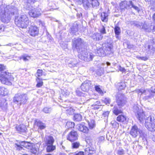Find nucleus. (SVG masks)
<instances>
[{
  "instance_id": "nucleus-1",
  "label": "nucleus",
  "mask_w": 155,
  "mask_h": 155,
  "mask_svg": "<svg viewBox=\"0 0 155 155\" xmlns=\"http://www.w3.org/2000/svg\"><path fill=\"white\" fill-rule=\"evenodd\" d=\"M17 6L16 2L13 1L8 5L4 4L0 6V17L2 22L8 23L11 19L12 15L17 14Z\"/></svg>"
},
{
  "instance_id": "nucleus-2",
  "label": "nucleus",
  "mask_w": 155,
  "mask_h": 155,
  "mask_svg": "<svg viewBox=\"0 0 155 155\" xmlns=\"http://www.w3.org/2000/svg\"><path fill=\"white\" fill-rule=\"evenodd\" d=\"M15 23L18 27L25 28L29 25V21L27 15H22L15 18Z\"/></svg>"
},
{
  "instance_id": "nucleus-3",
  "label": "nucleus",
  "mask_w": 155,
  "mask_h": 155,
  "mask_svg": "<svg viewBox=\"0 0 155 155\" xmlns=\"http://www.w3.org/2000/svg\"><path fill=\"white\" fill-rule=\"evenodd\" d=\"M84 44V41L81 38H74L72 42V48L74 50H77L79 54L85 50V48H82Z\"/></svg>"
},
{
  "instance_id": "nucleus-4",
  "label": "nucleus",
  "mask_w": 155,
  "mask_h": 155,
  "mask_svg": "<svg viewBox=\"0 0 155 155\" xmlns=\"http://www.w3.org/2000/svg\"><path fill=\"white\" fill-rule=\"evenodd\" d=\"M13 78L11 74L6 71H1L0 74V80L2 83L7 85L11 84Z\"/></svg>"
},
{
  "instance_id": "nucleus-5",
  "label": "nucleus",
  "mask_w": 155,
  "mask_h": 155,
  "mask_svg": "<svg viewBox=\"0 0 155 155\" xmlns=\"http://www.w3.org/2000/svg\"><path fill=\"white\" fill-rule=\"evenodd\" d=\"M28 98L26 94H17L15 95L13 101L18 105L25 104L27 101Z\"/></svg>"
},
{
  "instance_id": "nucleus-6",
  "label": "nucleus",
  "mask_w": 155,
  "mask_h": 155,
  "mask_svg": "<svg viewBox=\"0 0 155 155\" xmlns=\"http://www.w3.org/2000/svg\"><path fill=\"white\" fill-rule=\"evenodd\" d=\"M145 126L149 130L155 131V121L153 116H150L147 118L145 121Z\"/></svg>"
},
{
  "instance_id": "nucleus-7",
  "label": "nucleus",
  "mask_w": 155,
  "mask_h": 155,
  "mask_svg": "<svg viewBox=\"0 0 155 155\" xmlns=\"http://www.w3.org/2000/svg\"><path fill=\"white\" fill-rule=\"evenodd\" d=\"M94 55L91 52H85V49L79 54V58L86 61H92Z\"/></svg>"
},
{
  "instance_id": "nucleus-8",
  "label": "nucleus",
  "mask_w": 155,
  "mask_h": 155,
  "mask_svg": "<svg viewBox=\"0 0 155 155\" xmlns=\"http://www.w3.org/2000/svg\"><path fill=\"white\" fill-rule=\"evenodd\" d=\"M133 109L137 118L140 122H141L145 118V115L143 110L137 105L134 106Z\"/></svg>"
},
{
  "instance_id": "nucleus-9",
  "label": "nucleus",
  "mask_w": 155,
  "mask_h": 155,
  "mask_svg": "<svg viewBox=\"0 0 155 155\" xmlns=\"http://www.w3.org/2000/svg\"><path fill=\"white\" fill-rule=\"evenodd\" d=\"M29 10L28 14L30 16L34 18H37L41 15V10L39 8H34L32 6L28 7Z\"/></svg>"
},
{
  "instance_id": "nucleus-10",
  "label": "nucleus",
  "mask_w": 155,
  "mask_h": 155,
  "mask_svg": "<svg viewBox=\"0 0 155 155\" xmlns=\"http://www.w3.org/2000/svg\"><path fill=\"white\" fill-rule=\"evenodd\" d=\"M139 91L142 94L148 95L145 97V99L148 100L153 97L155 95V87H152L150 89L145 90H139Z\"/></svg>"
},
{
  "instance_id": "nucleus-11",
  "label": "nucleus",
  "mask_w": 155,
  "mask_h": 155,
  "mask_svg": "<svg viewBox=\"0 0 155 155\" xmlns=\"http://www.w3.org/2000/svg\"><path fill=\"white\" fill-rule=\"evenodd\" d=\"M142 133V130L138 129L137 126L134 125L132 127L130 134L133 137L136 138L138 135L140 134V136H141Z\"/></svg>"
},
{
  "instance_id": "nucleus-12",
  "label": "nucleus",
  "mask_w": 155,
  "mask_h": 155,
  "mask_svg": "<svg viewBox=\"0 0 155 155\" xmlns=\"http://www.w3.org/2000/svg\"><path fill=\"white\" fill-rule=\"evenodd\" d=\"M78 134L77 132L74 130L71 131L68 134L67 139L71 142H73L78 139Z\"/></svg>"
},
{
  "instance_id": "nucleus-13",
  "label": "nucleus",
  "mask_w": 155,
  "mask_h": 155,
  "mask_svg": "<svg viewBox=\"0 0 155 155\" xmlns=\"http://www.w3.org/2000/svg\"><path fill=\"white\" fill-rule=\"evenodd\" d=\"M117 102L118 106H123L125 104L126 100L124 95L119 93L116 97Z\"/></svg>"
},
{
  "instance_id": "nucleus-14",
  "label": "nucleus",
  "mask_w": 155,
  "mask_h": 155,
  "mask_svg": "<svg viewBox=\"0 0 155 155\" xmlns=\"http://www.w3.org/2000/svg\"><path fill=\"white\" fill-rule=\"evenodd\" d=\"M91 81H84L81 86V88L84 91H88L91 86Z\"/></svg>"
},
{
  "instance_id": "nucleus-15",
  "label": "nucleus",
  "mask_w": 155,
  "mask_h": 155,
  "mask_svg": "<svg viewBox=\"0 0 155 155\" xmlns=\"http://www.w3.org/2000/svg\"><path fill=\"white\" fill-rule=\"evenodd\" d=\"M130 6H132L131 1H124L122 2L120 4V8L122 10L130 8Z\"/></svg>"
},
{
  "instance_id": "nucleus-16",
  "label": "nucleus",
  "mask_w": 155,
  "mask_h": 155,
  "mask_svg": "<svg viewBox=\"0 0 155 155\" xmlns=\"http://www.w3.org/2000/svg\"><path fill=\"white\" fill-rule=\"evenodd\" d=\"M15 128L18 132L20 134L26 132L27 130L26 126L24 124L17 125Z\"/></svg>"
},
{
  "instance_id": "nucleus-17",
  "label": "nucleus",
  "mask_w": 155,
  "mask_h": 155,
  "mask_svg": "<svg viewBox=\"0 0 155 155\" xmlns=\"http://www.w3.org/2000/svg\"><path fill=\"white\" fill-rule=\"evenodd\" d=\"M29 33L32 36H35L38 33V29L35 26H31L29 30Z\"/></svg>"
},
{
  "instance_id": "nucleus-18",
  "label": "nucleus",
  "mask_w": 155,
  "mask_h": 155,
  "mask_svg": "<svg viewBox=\"0 0 155 155\" xmlns=\"http://www.w3.org/2000/svg\"><path fill=\"white\" fill-rule=\"evenodd\" d=\"M103 47L104 49L106 51H110L113 48V46L112 43L110 42L105 43L103 44Z\"/></svg>"
},
{
  "instance_id": "nucleus-19",
  "label": "nucleus",
  "mask_w": 155,
  "mask_h": 155,
  "mask_svg": "<svg viewBox=\"0 0 155 155\" xmlns=\"http://www.w3.org/2000/svg\"><path fill=\"white\" fill-rule=\"evenodd\" d=\"M54 140L53 137L51 136H47L45 137V142L46 145L53 144Z\"/></svg>"
},
{
  "instance_id": "nucleus-20",
  "label": "nucleus",
  "mask_w": 155,
  "mask_h": 155,
  "mask_svg": "<svg viewBox=\"0 0 155 155\" xmlns=\"http://www.w3.org/2000/svg\"><path fill=\"white\" fill-rule=\"evenodd\" d=\"M133 24L138 28L144 29L145 28V27H147V25L145 22H142L135 21L133 22Z\"/></svg>"
},
{
  "instance_id": "nucleus-21",
  "label": "nucleus",
  "mask_w": 155,
  "mask_h": 155,
  "mask_svg": "<svg viewBox=\"0 0 155 155\" xmlns=\"http://www.w3.org/2000/svg\"><path fill=\"white\" fill-rule=\"evenodd\" d=\"M77 129L84 133H87L88 131V128L83 124H79L76 126Z\"/></svg>"
},
{
  "instance_id": "nucleus-22",
  "label": "nucleus",
  "mask_w": 155,
  "mask_h": 155,
  "mask_svg": "<svg viewBox=\"0 0 155 155\" xmlns=\"http://www.w3.org/2000/svg\"><path fill=\"white\" fill-rule=\"evenodd\" d=\"M35 124L38 127V129L41 130L45 129L46 127L45 124L39 120H35Z\"/></svg>"
},
{
  "instance_id": "nucleus-23",
  "label": "nucleus",
  "mask_w": 155,
  "mask_h": 155,
  "mask_svg": "<svg viewBox=\"0 0 155 155\" xmlns=\"http://www.w3.org/2000/svg\"><path fill=\"white\" fill-rule=\"evenodd\" d=\"M96 50V54L98 56H104L105 55V52L101 47L99 48L97 47Z\"/></svg>"
},
{
  "instance_id": "nucleus-24",
  "label": "nucleus",
  "mask_w": 155,
  "mask_h": 155,
  "mask_svg": "<svg viewBox=\"0 0 155 155\" xmlns=\"http://www.w3.org/2000/svg\"><path fill=\"white\" fill-rule=\"evenodd\" d=\"M92 38L95 41H98L102 40L103 36L101 34L96 33L93 35Z\"/></svg>"
},
{
  "instance_id": "nucleus-25",
  "label": "nucleus",
  "mask_w": 155,
  "mask_h": 155,
  "mask_svg": "<svg viewBox=\"0 0 155 155\" xmlns=\"http://www.w3.org/2000/svg\"><path fill=\"white\" fill-rule=\"evenodd\" d=\"M120 106L118 105L115 106L113 109V113L116 115H117L122 112L121 108Z\"/></svg>"
},
{
  "instance_id": "nucleus-26",
  "label": "nucleus",
  "mask_w": 155,
  "mask_h": 155,
  "mask_svg": "<svg viewBox=\"0 0 155 155\" xmlns=\"http://www.w3.org/2000/svg\"><path fill=\"white\" fill-rule=\"evenodd\" d=\"M83 5L85 9H88L91 5V3L88 0H82Z\"/></svg>"
},
{
  "instance_id": "nucleus-27",
  "label": "nucleus",
  "mask_w": 155,
  "mask_h": 155,
  "mask_svg": "<svg viewBox=\"0 0 155 155\" xmlns=\"http://www.w3.org/2000/svg\"><path fill=\"white\" fill-rule=\"evenodd\" d=\"M8 89L4 87H0V95L3 96L7 95L8 94Z\"/></svg>"
},
{
  "instance_id": "nucleus-28",
  "label": "nucleus",
  "mask_w": 155,
  "mask_h": 155,
  "mask_svg": "<svg viewBox=\"0 0 155 155\" xmlns=\"http://www.w3.org/2000/svg\"><path fill=\"white\" fill-rule=\"evenodd\" d=\"M0 106L3 110H5L7 107V103L6 101L2 99L1 102H0Z\"/></svg>"
},
{
  "instance_id": "nucleus-29",
  "label": "nucleus",
  "mask_w": 155,
  "mask_h": 155,
  "mask_svg": "<svg viewBox=\"0 0 155 155\" xmlns=\"http://www.w3.org/2000/svg\"><path fill=\"white\" fill-rule=\"evenodd\" d=\"M94 149L91 147H88L86 148L85 150V154L88 155H91L94 152Z\"/></svg>"
},
{
  "instance_id": "nucleus-30",
  "label": "nucleus",
  "mask_w": 155,
  "mask_h": 155,
  "mask_svg": "<svg viewBox=\"0 0 155 155\" xmlns=\"http://www.w3.org/2000/svg\"><path fill=\"white\" fill-rule=\"evenodd\" d=\"M47 147L46 150L48 152H51L55 150L56 149L55 146L53 145V144L46 145Z\"/></svg>"
},
{
  "instance_id": "nucleus-31",
  "label": "nucleus",
  "mask_w": 155,
  "mask_h": 155,
  "mask_svg": "<svg viewBox=\"0 0 155 155\" xmlns=\"http://www.w3.org/2000/svg\"><path fill=\"white\" fill-rule=\"evenodd\" d=\"M125 83L124 82L118 83L117 84V87L118 90H122L124 89L126 87Z\"/></svg>"
},
{
  "instance_id": "nucleus-32",
  "label": "nucleus",
  "mask_w": 155,
  "mask_h": 155,
  "mask_svg": "<svg viewBox=\"0 0 155 155\" xmlns=\"http://www.w3.org/2000/svg\"><path fill=\"white\" fill-rule=\"evenodd\" d=\"M101 20L104 22H107L108 20V15L105 12H102L101 14Z\"/></svg>"
},
{
  "instance_id": "nucleus-33",
  "label": "nucleus",
  "mask_w": 155,
  "mask_h": 155,
  "mask_svg": "<svg viewBox=\"0 0 155 155\" xmlns=\"http://www.w3.org/2000/svg\"><path fill=\"white\" fill-rule=\"evenodd\" d=\"M126 120V117L123 115H119L117 117V120L119 122H125Z\"/></svg>"
},
{
  "instance_id": "nucleus-34",
  "label": "nucleus",
  "mask_w": 155,
  "mask_h": 155,
  "mask_svg": "<svg viewBox=\"0 0 155 155\" xmlns=\"http://www.w3.org/2000/svg\"><path fill=\"white\" fill-rule=\"evenodd\" d=\"M155 27L154 26H153L152 25L150 26H147V27H145V28H144V30L146 32H150L152 31L153 32V30L154 29Z\"/></svg>"
},
{
  "instance_id": "nucleus-35",
  "label": "nucleus",
  "mask_w": 155,
  "mask_h": 155,
  "mask_svg": "<svg viewBox=\"0 0 155 155\" xmlns=\"http://www.w3.org/2000/svg\"><path fill=\"white\" fill-rule=\"evenodd\" d=\"M36 81L37 83L36 84V86L38 87H40L43 85V82L42 80L39 78H37L36 79Z\"/></svg>"
},
{
  "instance_id": "nucleus-36",
  "label": "nucleus",
  "mask_w": 155,
  "mask_h": 155,
  "mask_svg": "<svg viewBox=\"0 0 155 155\" xmlns=\"http://www.w3.org/2000/svg\"><path fill=\"white\" fill-rule=\"evenodd\" d=\"M82 119V116L80 114H76L74 116V119L76 121H80Z\"/></svg>"
},
{
  "instance_id": "nucleus-37",
  "label": "nucleus",
  "mask_w": 155,
  "mask_h": 155,
  "mask_svg": "<svg viewBox=\"0 0 155 155\" xmlns=\"http://www.w3.org/2000/svg\"><path fill=\"white\" fill-rule=\"evenodd\" d=\"M88 124L90 128L92 129L95 127V121L93 120H91L90 122H89Z\"/></svg>"
},
{
  "instance_id": "nucleus-38",
  "label": "nucleus",
  "mask_w": 155,
  "mask_h": 155,
  "mask_svg": "<svg viewBox=\"0 0 155 155\" xmlns=\"http://www.w3.org/2000/svg\"><path fill=\"white\" fill-rule=\"evenodd\" d=\"M74 110L72 107H70L66 110V113L69 115H71L74 114Z\"/></svg>"
},
{
  "instance_id": "nucleus-39",
  "label": "nucleus",
  "mask_w": 155,
  "mask_h": 155,
  "mask_svg": "<svg viewBox=\"0 0 155 155\" xmlns=\"http://www.w3.org/2000/svg\"><path fill=\"white\" fill-rule=\"evenodd\" d=\"M52 109L51 107H44L43 110V111L46 114H50L52 111Z\"/></svg>"
},
{
  "instance_id": "nucleus-40",
  "label": "nucleus",
  "mask_w": 155,
  "mask_h": 155,
  "mask_svg": "<svg viewBox=\"0 0 155 155\" xmlns=\"http://www.w3.org/2000/svg\"><path fill=\"white\" fill-rule=\"evenodd\" d=\"M29 149H30V152L34 154L36 153L38 150V148H36L35 146H33V145H32V147Z\"/></svg>"
},
{
  "instance_id": "nucleus-41",
  "label": "nucleus",
  "mask_w": 155,
  "mask_h": 155,
  "mask_svg": "<svg viewBox=\"0 0 155 155\" xmlns=\"http://www.w3.org/2000/svg\"><path fill=\"white\" fill-rule=\"evenodd\" d=\"M99 3L97 0H94L91 2V5L93 7L99 6Z\"/></svg>"
},
{
  "instance_id": "nucleus-42",
  "label": "nucleus",
  "mask_w": 155,
  "mask_h": 155,
  "mask_svg": "<svg viewBox=\"0 0 155 155\" xmlns=\"http://www.w3.org/2000/svg\"><path fill=\"white\" fill-rule=\"evenodd\" d=\"M66 125L69 128H72L74 127V122L68 121L66 123Z\"/></svg>"
},
{
  "instance_id": "nucleus-43",
  "label": "nucleus",
  "mask_w": 155,
  "mask_h": 155,
  "mask_svg": "<svg viewBox=\"0 0 155 155\" xmlns=\"http://www.w3.org/2000/svg\"><path fill=\"white\" fill-rule=\"evenodd\" d=\"M33 145V143H31L30 142H26L25 144V147L26 148L29 149L32 147V145Z\"/></svg>"
},
{
  "instance_id": "nucleus-44",
  "label": "nucleus",
  "mask_w": 155,
  "mask_h": 155,
  "mask_svg": "<svg viewBox=\"0 0 155 155\" xmlns=\"http://www.w3.org/2000/svg\"><path fill=\"white\" fill-rule=\"evenodd\" d=\"M80 145L79 142H75L72 144V146L73 148H78Z\"/></svg>"
},
{
  "instance_id": "nucleus-45",
  "label": "nucleus",
  "mask_w": 155,
  "mask_h": 155,
  "mask_svg": "<svg viewBox=\"0 0 155 155\" xmlns=\"http://www.w3.org/2000/svg\"><path fill=\"white\" fill-rule=\"evenodd\" d=\"M42 75V70H41L38 69L37 71V73H36L35 75L37 78L38 77H40Z\"/></svg>"
},
{
  "instance_id": "nucleus-46",
  "label": "nucleus",
  "mask_w": 155,
  "mask_h": 155,
  "mask_svg": "<svg viewBox=\"0 0 155 155\" xmlns=\"http://www.w3.org/2000/svg\"><path fill=\"white\" fill-rule=\"evenodd\" d=\"M115 34L117 35H119L120 33V29L119 27L116 26L114 28Z\"/></svg>"
},
{
  "instance_id": "nucleus-47",
  "label": "nucleus",
  "mask_w": 155,
  "mask_h": 155,
  "mask_svg": "<svg viewBox=\"0 0 155 155\" xmlns=\"http://www.w3.org/2000/svg\"><path fill=\"white\" fill-rule=\"evenodd\" d=\"M76 95L79 96H83V93L81 91L80 88H77L76 90Z\"/></svg>"
},
{
  "instance_id": "nucleus-48",
  "label": "nucleus",
  "mask_w": 155,
  "mask_h": 155,
  "mask_svg": "<svg viewBox=\"0 0 155 155\" xmlns=\"http://www.w3.org/2000/svg\"><path fill=\"white\" fill-rule=\"evenodd\" d=\"M38 0H26L28 3V7L31 6V4H34L35 2H37Z\"/></svg>"
},
{
  "instance_id": "nucleus-49",
  "label": "nucleus",
  "mask_w": 155,
  "mask_h": 155,
  "mask_svg": "<svg viewBox=\"0 0 155 155\" xmlns=\"http://www.w3.org/2000/svg\"><path fill=\"white\" fill-rule=\"evenodd\" d=\"M71 32L73 33H75L78 31V26H73L71 28Z\"/></svg>"
},
{
  "instance_id": "nucleus-50",
  "label": "nucleus",
  "mask_w": 155,
  "mask_h": 155,
  "mask_svg": "<svg viewBox=\"0 0 155 155\" xmlns=\"http://www.w3.org/2000/svg\"><path fill=\"white\" fill-rule=\"evenodd\" d=\"M148 48L149 50L153 51L155 49V44L153 43H151V45H148Z\"/></svg>"
},
{
  "instance_id": "nucleus-51",
  "label": "nucleus",
  "mask_w": 155,
  "mask_h": 155,
  "mask_svg": "<svg viewBox=\"0 0 155 155\" xmlns=\"http://www.w3.org/2000/svg\"><path fill=\"white\" fill-rule=\"evenodd\" d=\"M90 101L91 102L93 103L92 105H97L99 104V101H97L94 99H90Z\"/></svg>"
},
{
  "instance_id": "nucleus-52",
  "label": "nucleus",
  "mask_w": 155,
  "mask_h": 155,
  "mask_svg": "<svg viewBox=\"0 0 155 155\" xmlns=\"http://www.w3.org/2000/svg\"><path fill=\"white\" fill-rule=\"evenodd\" d=\"M99 31L102 34H105L106 33L105 28L103 25L102 26L101 28L100 29Z\"/></svg>"
},
{
  "instance_id": "nucleus-53",
  "label": "nucleus",
  "mask_w": 155,
  "mask_h": 155,
  "mask_svg": "<svg viewBox=\"0 0 155 155\" xmlns=\"http://www.w3.org/2000/svg\"><path fill=\"white\" fill-rule=\"evenodd\" d=\"M104 101L106 104H107L108 105L109 104H110V100L109 98H106L104 99Z\"/></svg>"
},
{
  "instance_id": "nucleus-54",
  "label": "nucleus",
  "mask_w": 155,
  "mask_h": 155,
  "mask_svg": "<svg viewBox=\"0 0 155 155\" xmlns=\"http://www.w3.org/2000/svg\"><path fill=\"white\" fill-rule=\"evenodd\" d=\"M95 88L96 91L98 93L101 94L103 93L102 90L100 89L99 86H95Z\"/></svg>"
},
{
  "instance_id": "nucleus-55",
  "label": "nucleus",
  "mask_w": 155,
  "mask_h": 155,
  "mask_svg": "<svg viewBox=\"0 0 155 155\" xmlns=\"http://www.w3.org/2000/svg\"><path fill=\"white\" fill-rule=\"evenodd\" d=\"M30 58V57L29 56H23L21 58V59H23V60L25 61H28Z\"/></svg>"
},
{
  "instance_id": "nucleus-56",
  "label": "nucleus",
  "mask_w": 155,
  "mask_h": 155,
  "mask_svg": "<svg viewBox=\"0 0 155 155\" xmlns=\"http://www.w3.org/2000/svg\"><path fill=\"white\" fill-rule=\"evenodd\" d=\"M124 153V151L122 149H119L117 151V154L119 155H122Z\"/></svg>"
},
{
  "instance_id": "nucleus-57",
  "label": "nucleus",
  "mask_w": 155,
  "mask_h": 155,
  "mask_svg": "<svg viewBox=\"0 0 155 155\" xmlns=\"http://www.w3.org/2000/svg\"><path fill=\"white\" fill-rule=\"evenodd\" d=\"M131 4L132 5V6H130V8H133L134 9H135V10H136L137 12H138L140 10L139 8L137 6H134V4L132 1H131Z\"/></svg>"
},
{
  "instance_id": "nucleus-58",
  "label": "nucleus",
  "mask_w": 155,
  "mask_h": 155,
  "mask_svg": "<svg viewBox=\"0 0 155 155\" xmlns=\"http://www.w3.org/2000/svg\"><path fill=\"white\" fill-rule=\"evenodd\" d=\"M109 114V112L108 111H107L104 113L103 114V115L104 117L107 118L108 117Z\"/></svg>"
},
{
  "instance_id": "nucleus-59",
  "label": "nucleus",
  "mask_w": 155,
  "mask_h": 155,
  "mask_svg": "<svg viewBox=\"0 0 155 155\" xmlns=\"http://www.w3.org/2000/svg\"><path fill=\"white\" fill-rule=\"evenodd\" d=\"M118 69L120 71L122 72H124L125 71V69L121 67L120 66H119L118 67Z\"/></svg>"
},
{
  "instance_id": "nucleus-60",
  "label": "nucleus",
  "mask_w": 155,
  "mask_h": 155,
  "mask_svg": "<svg viewBox=\"0 0 155 155\" xmlns=\"http://www.w3.org/2000/svg\"><path fill=\"white\" fill-rule=\"evenodd\" d=\"M104 139L105 138L103 136H101L99 137V141L101 142L102 141H103L104 140Z\"/></svg>"
},
{
  "instance_id": "nucleus-61",
  "label": "nucleus",
  "mask_w": 155,
  "mask_h": 155,
  "mask_svg": "<svg viewBox=\"0 0 155 155\" xmlns=\"http://www.w3.org/2000/svg\"><path fill=\"white\" fill-rule=\"evenodd\" d=\"M5 69V67L2 65L0 64V71H4L3 70Z\"/></svg>"
},
{
  "instance_id": "nucleus-62",
  "label": "nucleus",
  "mask_w": 155,
  "mask_h": 155,
  "mask_svg": "<svg viewBox=\"0 0 155 155\" xmlns=\"http://www.w3.org/2000/svg\"><path fill=\"white\" fill-rule=\"evenodd\" d=\"M74 154L75 155H84V153L83 151H80Z\"/></svg>"
},
{
  "instance_id": "nucleus-63",
  "label": "nucleus",
  "mask_w": 155,
  "mask_h": 155,
  "mask_svg": "<svg viewBox=\"0 0 155 155\" xmlns=\"http://www.w3.org/2000/svg\"><path fill=\"white\" fill-rule=\"evenodd\" d=\"M63 94L65 97H66L69 95L70 93L68 91H66L65 92H64Z\"/></svg>"
},
{
  "instance_id": "nucleus-64",
  "label": "nucleus",
  "mask_w": 155,
  "mask_h": 155,
  "mask_svg": "<svg viewBox=\"0 0 155 155\" xmlns=\"http://www.w3.org/2000/svg\"><path fill=\"white\" fill-rule=\"evenodd\" d=\"M25 141H21L20 143V145L25 147Z\"/></svg>"
}]
</instances>
